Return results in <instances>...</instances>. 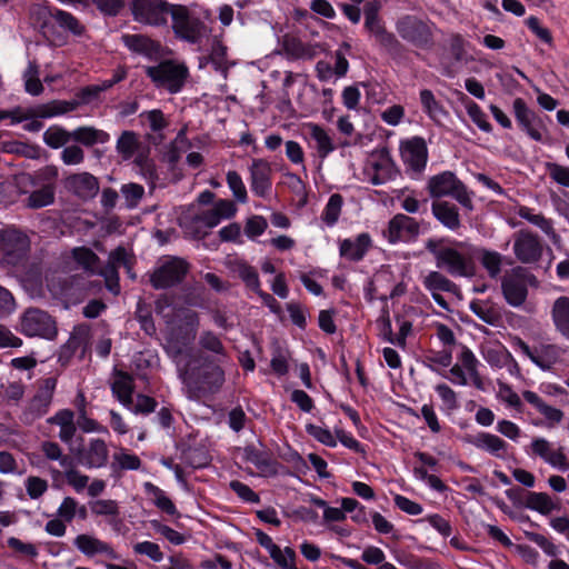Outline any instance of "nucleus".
I'll use <instances>...</instances> for the list:
<instances>
[{
	"mask_svg": "<svg viewBox=\"0 0 569 569\" xmlns=\"http://www.w3.org/2000/svg\"><path fill=\"white\" fill-rule=\"evenodd\" d=\"M176 319L180 326L168 332L164 349L174 361L189 397L199 399L202 395L216 392L224 381L221 367L214 361L191 358L192 341L199 325L197 313L180 309L176 312Z\"/></svg>",
	"mask_w": 569,
	"mask_h": 569,
	"instance_id": "f257e3e1",
	"label": "nucleus"
},
{
	"mask_svg": "<svg viewBox=\"0 0 569 569\" xmlns=\"http://www.w3.org/2000/svg\"><path fill=\"white\" fill-rule=\"evenodd\" d=\"M209 18V10L197 4L171 6L172 30L176 37L191 44L201 46L203 40L208 39L210 29L204 20Z\"/></svg>",
	"mask_w": 569,
	"mask_h": 569,
	"instance_id": "f03ea898",
	"label": "nucleus"
},
{
	"mask_svg": "<svg viewBox=\"0 0 569 569\" xmlns=\"http://www.w3.org/2000/svg\"><path fill=\"white\" fill-rule=\"evenodd\" d=\"M427 248L433 254L437 267L451 276L472 277L475 274L472 251L466 242L435 243L430 241Z\"/></svg>",
	"mask_w": 569,
	"mask_h": 569,
	"instance_id": "7ed1b4c3",
	"label": "nucleus"
},
{
	"mask_svg": "<svg viewBox=\"0 0 569 569\" xmlns=\"http://www.w3.org/2000/svg\"><path fill=\"white\" fill-rule=\"evenodd\" d=\"M398 173L389 151L380 148L368 154L358 178L363 182L380 186L396 179Z\"/></svg>",
	"mask_w": 569,
	"mask_h": 569,
	"instance_id": "20e7f679",
	"label": "nucleus"
},
{
	"mask_svg": "<svg viewBox=\"0 0 569 569\" xmlns=\"http://www.w3.org/2000/svg\"><path fill=\"white\" fill-rule=\"evenodd\" d=\"M479 360L466 346H461L457 355V362L443 375L446 379L457 386L472 385L477 389H483V381L479 375Z\"/></svg>",
	"mask_w": 569,
	"mask_h": 569,
	"instance_id": "39448f33",
	"label": "nucleus"
},
{
	"mask_svg": "<svg viewBox=\"0 0 569 569\" xmlns=\"http://www.w3.org/2000/svg\"><path fill=\"white\" fill-rule=\"evenodd\" d=\"M146 73L157 88L166 89L170 93L181 91L188 78L187 67L171 60L162 61L157 66L146 67Z\"/></svg>",
	"mask_w": 569,
	"mask_h": 569,
	"instance_id": "423d86ee",
	"label": "nucleus"
},
{
	"mask_svg": "<svg viewBox=\"0 0 569 569\" xmlns=\"http://www.w3.org/2000/svg\"><path fill=\"white\" fill-rule=\"evenodd\" d=\"M117 151L123 160L132 159L146 178L150 180L156 178L154 166L148 158L149 149L142 144L137 133L122 132L117 141Z\"/></svg>",
	"mask_w": 569,
	"mask_h": 569,
	"instance_id": "0eeeda50",
	"label": "nucleus"
},
{
	"mask_svg": "<svg viewBox=\"0 0 569 569\" xmlns=\"http://www.w3.org/2000/svg\"><path fill=\"white\" fill-rule=\"evenodd\" d=\"M436 26L430 20L411 14L401 17L396 23L399 36L417 47L430 44Z\"/></svg>",
	"mask_w": 569,
	"mask_h": 569,
	"instance_id": "6e6552de",
	"label": "nucleus"
},
{
	"mask_svg": "<svg viewBox=\"0 0 569 569\" xmlns=\"http://www.w3.org/2000/svg\"><path fill=\"white\" fill-rule=\"evenodd\" d=\"M19 330L27 337L52 340L57 336L56 321L46 311L30 308L20 317Z\"/></svg>",
	"mask_w": 569,
	"mask_h": 569,
	"instance_id": "1a4fd4ad",
	"label": "nucleus"
},
{
	"mask_svg": "<svg viewBox=\"0 0 569 569\" xmlns=\"http://www.w3.org/2000/svg\"><path fill=\"white\" fill-rule=\"evenodd\" d=\"M536 278L523 268H515L502 280V292L509 305L521 306L528 293V286H536Z\"/></svg>",
	"mask_w": 569,
	"mask_h": 569,
	"instance_id": "9d476101",
	"label": "nucleus"
},
{
	"mask_svg": "<svg viewBox=\"0 0 569 569\" xmlns=\"http://www.w3.org/2000/svg\"><path fill=\"white\" fill-rule=\"evenodd\" d=\"M528 453L540 458L553 469L562 472L569 470V460L565 452V448L547 440L546 438H533L529 446Z\"/></svg>",
	"mask_w": 569,
	"mask_h": 569,
	"instance_id": "9b49d317",
	"label": "nucleus"
},
{
	"mask_svg": "<svg viewBox=\"0 0 569 569\" xmlns=\"http://www.w3.org/2000/svg\"><path fill=\"white\" fill-rule=\"evenodd\" d=\"M171 6L162 0H132V13L141 23L162 26L171 16Z\"/></svg>",
	"mask_w": 569,
	"mask_h": 569,
	"instance_id": "f8f14e48",
	"label": "nucleus"
},
{
	"mask_svg": "<svg viewBox=\"0 0 569 569\" xmlns=\"http://www.w3.org/2000/svg\"><path fill=\"white\" fill-rule=\"evenodd\" d=\"M303 137L309 149H311L320 160H325L337 149L335 137L331 131L318 123H305Z\"/></svg>",
	"mask_w": 569,
	"mask_h": 569,
	"instance_id": "ddd939ff",
	"label": "nucleus"
},
{
	"mask_svg": "<svg viewBox=\"0 0 569 569\" xmlns=\"http://www.w3.org/2000/svg\"><path fill=\"white\" fill-rule=\"evenodd\" d=\"M401 160L408 170L420 173L427 164L428 148L423 138L411 137L400 142Z\"/></svg>",
	"mask_w": 569,
	"mask_h": 569,
	"instance_id": "4468645a",
	"label": "nucleus"
},
{
	"mask_svg": "<svg viewBox=\"0 0 569 569\" xmlns=\"http://www.w3.org/2000/svg\"><path fill=\"white\" fill-rule=\"evenodd\" d=\"M188 266L184 260L167 258L160 262L151 276V283L157 289L168 288L180 282L186 276Z\"/></svg>",
	"mask_w": 569,
	"mask_h": 569,
	"instance_id": "2eb2a0df",
	"label": "nucleus"
},
{
	"mask_svg": "<svg viewBox=\"0 0 569 569\" xmlns=\"http://www.w3.org/2000/svg\"><path fill=\"white\" fill-rule=\"evenodd\" d=\"M248 170L250 188L253 194L267 198L272 189V167L270 162L262 158H256L251 161Z\"/></svg>",
	"mask_w": 569,
	"mask_h": 569,
	"instance_id": "dca6fc26",
	"label": "nucleus"
},
{
	"mask_svg": "<svg viewBox=\"0 0 569 569\" xmlns=\"http://www.w3.org/2000/svg\"><path fill=\"white\" fill-rule=\"evenodd\" d=\"M420 232L419 223L406 214H396L383 231L390 243L409 242L417 238Z\"/></svg>",
	"mask_w": 569,
	"mask_h": 569,
	"instance_id": "f3484780",
	"label": "nucleus"
},
{
	"mask_svg": "<svg viewBox=\"0 0 569 569\" xmlns=\"http://www.w3.org/2000/svg\"><path fill=\"white\" fill-rule=\"evenodd\" d=\"M513 252L522 263H532L540 259L542 244L531 232L519 231L515 237Z\"/></svg>",
	"mask_w": 569,
	"mask_h": 569,
	"instance_id": "a211bd4d",
	"label": "nucleus"
},
{
	"mask_svg": "<svg viewBox=\"0 0 569 569\" xmlns=\"http://www.w3.org/2000/svg\"><path fill=\"white\" fill-rule=\"evenodd\" d=\"M129 263V252L124 248L119 247L110 253L107 266L101 269V276L106 280L107 288L112 293L118 295L120 291L118 268L123 266L128 269V272H130Z\"/></svg>",
	"mask_w": 569,
	"mask_h": 569,
	"instance_id": "6ab92c4d",
	"label": "nucleus"
},
{
	"mask_svg": "<svg viewBox=\"0 0 569 569\" xmlns=\"http://www.w3.org/2000/svg\"><path fill=\"white\" fill-rule=\"evenodd\" d=\"M519 348L537 367L542 370H549L559 361L560 349L555 345H539L529 347L527 343L520 341Z\"/></svg>",
	"mask_w": 569,
	"mask_h": 569,
	"instance_id": "aec40b11",
	"label": "nucleus"
},
{
	"mask_svg": "<svg viewBox=\"0 0 569 569\" xmlns=\"http://www.w3.org/2000/svg\"><path fill=\"white\" fill-rule=\"evenodd\" d=\"M237 213L236 204L228 199H220L212 208L201 211L194 216L196 222L207 228L218 226L222 220L230 219Z\"/></svg>",
	"mask_w": 569,
	"mask_h": 569,
	"instance_id": "412c9836",
	"label": "nucleus"
},
{
	"mask_svg": "<svg viewBox=\"0 0 569 569\" xmlns=\"http://www.w3.org/2000/svg\"><path fill=\"white\" fill-rule=\"evenodd\" d=\"M124 46L132 52L141 54L150 60L162 57V47L159 42L142 34H123Z\"/></svg>",
	"mask_w": 569,
	"mask_h": 569,
	"instance_id": "4be33fe9",
	"label": "nucleus"
},
{
	"mask_svg": "<svg viewBox=\"0 0 569 569\" xmlns=\"http://www.w3.org/2000/svg\"><path fill=\"white\" fill-rule=\"evenodd\" d=\"M0 242L6 252V260L11 262L14 258H22L29 247L27 237L18 230L7 229L0 232Z\"/></svg>",
	"mask_w": 569,
	"mask_h": 569,
	"instance_id": "5701e85b",
	"label": "nucleus"
},
{
	"mask_svg": "<svg viewBox=\"0 0 569 569\" xmlns=\"http://www.w3.org/2000/svg\"><path fill=\"white\" fill-rule=\"evenodd\" d=\"M64 186L69 191L82 199L93 198L99 190L97 179L88 172L69 176L64 181Z\"/></svg>",
	"mask_w": 569,
	"mask_h": 569,
	"instance_id": "b1692460",
	"label": "nucleus"
},
{
	"mask_svg": "<svg viewBox=\"0 0 569 569\" xmlns=\"http://www.w3.org/2000/svg\"><path fill=\"white\" fill-rule=\"evenodd\" d=\"M109 451L101 439H92L79 453V461L87 468H100L107 465Z\"/></svg>",
	"mask_w": 569,
	"mask_h": 569,
	"instance_id": "393cba45",
	"label": "nucleus"
},
{
	"mask_svg": "<svg viewBox=\"0 0 569 569\" xmlns=\"http://www.w3.org/2000/svg\"><path fill=\"white\" fill-rule=\"evenodd\" d=\"M469 443L497 458H503L508 451V443L498 436L489 432H479L470 437Z\"/></svg>",
	"mask_w": 569,
	"mask_h": 569,
	"instance_id": "a878e982",
	"label": "nucleus"
},
{
	"mask_svg": "<svg viewBox=\"0 0 569 569\" xmlns=\"http://www.w3.org/2000/svg\"><path fill=\"white\" fill-rule=\"evenodd\" d=\"M371 247V238L368 233H360L355 238L340 242V254L347 260H361Z\"/></svg>",
	"mask_w": 569,
	"mask_h": 569,
	"instance_id": "bb28decb",
	"label": "nucleus"
},
{
	"mask_svg": "<svg viewBox=\"0 0 569 569\" xmlns=\"http://www.w3.org/2000/svg\"><path fill=\"white\" fill-rule=\"evenodd\" d=\"M111 390L122 406L130 408L133 393V379L130 375L121 370H114L111 380Z\"/></svg>",
	"mask_w": 569,
	"mask_h": 569,
	"instance_id": "cd10ccee",
	"label": "nucleus"
},
{
	"mask_svg": "<svg viewBox=\"0 0 569 569\" xmlns=\"http://www.w3.org/2000/svg\"><path fill=\"white\" fill-rule=\"evenodd\" d=\"M74 546L88 557L96 555H107L113 557V550L110 545L96 538L94 536L82 533L76 537Z\"/></svg>",
	"mask_w": 569,
	"mask_h": 569,
	"instance_id": "c85d7f7f",
	"label": "nucleus"
},
{
	"mask_svg": "<svg viewBox=\"0 0 569 569\" xmlns=\"http://www.w3.org/2000/svg\"><path fill=\"white\" fill-rule=\"evenodd\" d=\"M460 183L452 172L445 171L430 178L428 188L431 197L452 196Z\"/></svg>",
	"mask_w": 569,
	"mask_h": 569,
	"instance_id": "c756f323",
	"label": "nucleus"
},
{
	"mask_svg": "<svg viewBox=\"0 0 569 569\" xmlns=\"http://www.w3.org/2000/svg\"><path fill=\"white\" fill-rule=\"evenodd\" d=\"M435 217L447 228L456 230L460 226L458 210L455 204L447 201H437L432 204Z\"/></svg>",
	"mask_w": 569,
	"mask_h": 569,
	"instance_id": "7c9ffc66",
	"label": "nucleus"
},
{
	"mask_svg": "<svg viewBox=\"0 0 569 569\" xmlns=\"http://www.w3.org/2000/svg\"><path fill=\"white\" fill-rule=\"evenodd\" d=\"M71 258L86 272L101 274L102 268L99 267V259L92 250L84 247L74 248L71 251Z\"/></svg>",
	"mask_w": 569,
	"mask_h": 569,
	"instance_id": "2f4dec72",
	"label": "nucleus"
},
{
	"mask_svg": "<svg viewBox=\"0 0 569 569\" xmlns=\"http://www.w3.org/2000/svg\"><path fill=\"white\" fill-rule=\"evenodd\" d=\"M56 386L57 380L52 377L46 378L41 381L39 390L31 402V408L36 409L38 415H42L47 411V408L51 402Z\"/></svg>",
	"mask_w": 569,
	"mask_h": 569,
	"instance_id": "473e14b6",
	"label": "nucleus"
},
{
	"mask_svg": "<svg viewBox=\"0 0 569 569\" xmlns=\"http://www.w3.org/2000/svg\"><path fill=\"white\" fill-rule=\"evenodd\" d=\"M420 103L422 110L428 114V117L435 122H440L443 118L447 117V112L442 104L436 99L432 91L429 89H422L419 93Z\"/></svg>",
	"mask_w": 569,
	"mask_h": 569,
	"instance_id": "72a5a7b5",
	"label": "nucleus"
},
{
	"mask_svg": "<svg viewBox=\"0 0 569 569\" xmlns=\"http://www.w3.org/2000/svg\"><path fill=\"white\" fill-rule=\"evenodd\" d=\"M283 50L291 59H312L317 54L316 47L302 42L296 38H286L283 41Z\"/></svg>",
	"mask_w": 569,
	"mask_h": 569,
	"instance_id": "f704fd0d",
	"label": "nucleus"
},
{
	"mask_svg": "<svg viewBox=\"0 0 569 569\" xmlns=\"http://www.w3.org/2000/svg\"><path fill=\"white\" fill-rule=\"evenodd\" d=\"M144 490L151 497L152 502L158 509L170 516L179 517V512L174 503L162 489H160L159 487L154 486L151 482H146Z\"/></svg>",
	"mask_w": 569,
	"mask_h": 569,
	"instance_id": "c9c22d12",
	"label": "nucleus"
},
{
	"mask_svg": "<svg viewBox=\"0 0 569 569\" xmlns=\"http://www.w3.org/2000/svg\"><path fill=\"white\" fill-rule=\"evenodd\" d=\"M57 515L60 519L71 522L76 517L84 520L88 516V511L86 506L80 505L74 498L64 497L57 509Z\"/></svg>",
	"mask_w": 569,
	"mask_h": 569,
	"instance_id": "e433bc0d",
	"label": "nucleus"
},
{
	"mask_svg": "<svg viewBox=\"0 0 569 569\" xmlns=\"http://www.w3.org/2000/svg\"><path fill=\"white\" fill-rule=\"evenodd\" d=\"M552 319L557 329L569 339V298H558L552 307Z\"/></svg>",
	"mask_w": 569,
	"mask_h": 569,
	"instance_id": "4c0bfd02",
	"label": "nucleus"
},
{
	"mask_svg": "<svg viewBox=\"0 0 569 569\" xmlns=\"http://www.w3.org/2000/svg\"><path fill=\"white\" fill-rule=\"evenodd\" d=\"M71 138L86 146H93L96 143L108 142L110 136L109 133L92 127H81L72 131Z\"/></svg>",
	"mask_w": 569,
	"mask_h": 569,
	"instance_id": "58836bf2",
	"label": "nucleus"
},
{
	"mask_svg": "<svg viewBox=\"0 0 569 569\" xmlns=\"http://www.w3.org/2000/svg\"><path fill=\"white\" fill-rule=\"evenodd\" d=\"M57 177H58V169L54 166H47V167L38 170L33 176L28 174V173H22L17 179H18L19 184L30 182L33 186H44V184L53 186Z\"/></svg>",
	"mask_w": 569,
	"mask_h": 569,
	"instance_id": "ea45409f",
	"label": "nucleus"
},
{
	"mask_svg": "<svg viewBox=\"0 0 569 569\" xmlns=\"http://www.w3.org/2000/svg\"><path fill=\"white\" fill-rule=\"evenodd\" d=\"M427 290L432 292H455L456 284L438 271L428 272L422 280Z\"/></svg>",
	"mask_w": 569,
	"mask_h": 569,
	"instance_id": "a19ab883",
	"label": "nucleus"
},
{
	"mask_svg": "<svg viewBox=\"0 0 569 569\" xmlns=\"http://www.w3.org/2000/svg\"><path fill=\"white\" fill-rule=\"evenodd\" d=\"M22 78L27 93L31 96H39L43 91V86L39 78V67L34 61L29 62Z\"/></svg>",
	"mask_w": 569,
	"mask_h": 569,
	"instance_id": "79ce46f5",
	"label": "nucleus"
},
{
	"mask_svg": "<svg viewBox=\"0 0 569 569\" xmlns=\"http://www.w3.org/2000/svg\"><path fill=\"white\" fill-rule=\"evenodd\" d=\"M498 391L497 399L503 402L508 408L521 411L522 401L519 395L501 379L497 380Z\"/></svg>",
	"mask_w": 569,
	"mask_h": 569,
	"instance_id": "37998d69",
	"label": "nucleus"
},
{
	"mask_svg": "<svg viewBox=\"0 0 569 569\" xmlns=\"http://www.w3.org/2000/svg\"><path fill=\"white\" fill-rule=\"evenodd\" d=\"M54 200V186L44 184L34 190L28 198V206L31 208H42L51 204Z\"/></svg>",
	"mask_w": 569,
	"mask_h": 569,
	"instance_id": "c03bdc74",
	"label": "nucleus"
},
{
	"mask_svg": "<svg viewBox=\"0 0 569 569\" xmlns=\"http://www.w3.org/2000/svg\"><path fill=\"white\" fill-rule=\"evenodd\" d=\"M478 258L491 278H496L500 273L502 256L499 252L482 249Z\"/></svg>",
	"mask_w": 569,
	"mask_h": 569,
	"instance_id": "a18cd8bd",
	"label": "nucleus"
},
{
	"mask_svg": "<svg viewBox=\"0 0 569 569\" xmlns=\"http://www.w3.org/2000/svg\"><path fill=\"white\" fill-rule=\"evenodd\" d=\"M527 505L530 509L542 515H548L556 508L550 496L545 492H530L527 498Z\"/></svg>",
	"mask_w": 569,
	"mask_h": 569,
	"instance_id": "49530a36",
	"label": "nucleus"
},
{
	"mask_svg": "<svg viewBox=\"0 0 569 569\" xmlns=\"http://www.w3.org/2000/svg\"><path fill=\"white\" fill-rule=\"evenodd\" d=\"M481 353L490 366L500 368L510 352L503 346L497 343L483 346Z\"/></svg>",
	"mask_w": 569,
	"mask_h": 569,
	"instance_id": "de8ad7c7",
	"label": "nucleus"
},
{
	"mask_svg": "<svg viewBox=\"0 0 569 569\" xmlns=\"http://www.w3.org/2000/svg\"><path fill=\"white\" fill-rule=\"evenodd\" d=\"M232 271L237 273L249 288L252 290H259L260 282L254 268L248 266L244 261L237 260L233 263Z\"/></svg>",
	"mask_w": 569,
	"mask_h": 569,
	"instance_id": "09e8293b",
	"label": "nucleus"
},
{
	"mask_svg": "<svg viewBox=\"0 0 569 569\" xmlns=\"http://www.w3.org/2000/svg\"><path fill=\"white\" fill-rule=\"evenodd\" d=\"M226 180L234 199L240 203H246L248 201V192L241 176L237 171L230 170L227 172Z\"/></svg>",
	"mask_w": 569,
	"mask_h": 569,
	"instance_id": "8fccbe9b",
	"label": "nucleus"
},
{
	"mask_svg": "<svg viewBox=\"0 0 569 569\" xmlns=\"http://www.w3.org/2000/svg\"><path fill=\"white\" fill-rule=\"evenodd\" d=\"M126 77L124 69H117L112 76V79L103 81L101 84H96L83 89L82 100L89 102L91 97H97L101 91L111 88L114 83L121 81Z\"/></svg>",
	"mask_w": 569,
	"mask_h": 569,
	"instance_id": "3c124183",
	"label": "nucleus"
},
{
	"mask_svg": "<svg viewBox=\"0 0 569 569\" xmlns=\"http://www.w3.org/2000/svg\"><path fill=\"white\" fill-rule=\"evenodd\" d=\"M342 203L343 201L340 194L333 193L330 196L322 212V220L328 226L331 227L338 221L341 213Z\"/></svg>",
	"mask_w": 569,
	"mask_h": 569,
	"instance_id": "603ef678",
	"label": "nucleus"
},
{
	"mask_svg": "<svg viewBox=\"0 0 569 569\" xmlns=\"http://www.w3.org/2000/svg\"><path fill=\"white\" fill-rule=\"evenodd\" d=\"M143 121L148 124L149 129L162 139V131L167 128L168 121L163 113L158 110H150L141 113L140 116Z\"/></svg>",
	"mask_w": 569,
	"mask_h": 569,
	"instance_id": "864d4df0",
	"label": "nucleus"
},
{
	"mask_svg": "<svg viewBox=\"0 0 569 569\" xmlns=\"http://www.w3.org/2000/svg\"><path fill=\"white\" fill-rule=\"evenodd\" d=\"M470 309L482 321H485L486 323H489V325L495 323L499 316L497 310L493 308V306L491 303H489L488 301H483V300L472 301L470 303Z\"/></svg>",
	"mask_w": 569,
	"mask_h": 569,
	"instance_id": "5fc2aeb1",
	"label": "nucleus"
},
{
	"mask_svg": "<svg viewBox=\"0 0 569 569\" xmlns=\"http://www.w3.org/2000/svg\"><path fill=\"white\" fill-rule=\"evenodd\" d=\"M201 349L210 351L218 357L224 356V347L217 335L211 331H203L199 337Z\"/></svg>",
	"mask_w": 569,
	"mask_h": 569,
	"instance_id": "6e6d98bb",
	"label": "nucleus"
},
{
	"mask_svg": "<svg viewBox=\"0 0 569 569\" xmlns=\"http://www.w3.org/2000/svg\"><path fill=\"white\" fill-rule=\"evenodd\" d=\"M308 435L313 437L320 443L333 448L337 446L336 432L332 433L328 428L309 423L306 426Z\"/></svg>",
	"mask_w": 569,
	"mask_h": 569,
	"instance_id": "4d7b16f0",
	"label": "nucleus"
},
{
	"mask_svg": "<svg viewBox=\"0 0 569 569\" xmlns=\"http://www.w3.org/2000/svg\"><path fill=\"white\" fill-rule=\"evenodd\" d=\"M90 510L96 516L117 517L119 515V506L117 501L111 499H98L89 502Z\"/></svg>",
	"mask_w": 569,
	"mask_h": 569,
	"instance_id": "13d9d810",
	"label": "nucleus"
},
{
	"mask_svg": "<svg viewBox=\"0 0 569 569\" xmlns=\"http://www.w3.org/2000/svg\"><path fill=\"white\" fill-rule=\"evenodd\" d=\"M270 557L278 566H280L283 569H297V555L295 550L290 547H286L284 549L277 547L276 550L270 555Z\"/></svg>",
	"mask_w": 569,
	"mask_h": 569,
	"instance_id": "bf43d9fd",
	"label": "nucleus"
},
{
	"mask_svg": "<svg viewBox=\"0 0 569 569\" xmlns=\"http://www.w3.org/2000/svg\"><path fill=\"white\" fill-rule=\"evenodd\" d=\"M7 546L16 556L26 558H34L38 556V549L33 543L24 542L16 537L8 538Z\"/></svg>",
	"mask_w": 569,
	"mask_h": 569,
	"instance_id": "052dcab7",
	"label": "nucleus"
},
{
	"mask_svg": "<svg viewBox=\"0 0 569 569\" xmlns=\"http://www.w3.org/2000/svg\"><path fill=\"white\" fill-rule=\"evenodd\" d=\"M436 392L442 401V410L451 412L459 406L456 392L446 383L435 387Z\"/></svg>",
	"mask_w": 569,
	"mask_h": 569,
	"instance_id": "680f3d73",
	"label": "nucleus"
},
{
	"mask_svg": "<svg viewBox=\"0 0 569 569\" xmlns=\"http://www.w3.org/2000/svg\"><path fill=\"white\" fill-rule=\"evenodd\" d=\"M71 138V133H68L63 129L59 127H50L46 130L43 133V140L44 142L54 149H58L62 146H64L69 139Z\"/></svg>",
	"mask_w": 569,
	"mask_h": 569,
	"instance_id": "e2e57ef3",
	"label": "nucleus"
},
{
	"mask_svg": "<svg viewBox=\"0 0 569 569\" xmlns=\"http://www.w3.org/2000/svg\"><path fill=\"white\" fill-rule=\"evenodd\" d=\"M466 110L468 116L471 118L473 123L482 131L490 132L492 130L491 124L487 120L486 113L481 110V108L473 101H468L466 103Z\"/></svg>",
	"mask_w": 569,
	"mask_h": 569,
	"instance_id": "0e129e2a",
	"label": "nucleus"
},
{
	"mask_svg": "<svg viewBox=\"0 0 569 569\" xmlns=\"http://www.w3.org/2000/svg\"><path fill=\"white\" fill-rule=\"evenodd\" d=\"M113 461L120 469L126 470H137L141 465L138 456L130 453L122 448L113 453Z\"/></svg>",
	"mask_w": 569,
	"mask_h": 569,
	"instance_id": "69168bd1",
	"label": "nucleus"
},
{
	"mask_svg": "<svg viewBox=\"0 0 569 569\" xmlns=\"http://www.w3.org/2000/svg\"><path fill=\"white\" fill-rule=\"evenodd\" d=\"M520 128L535 141H543L546 136V128L537 116L532 119L520 124Z\"/></svg>",
	"mask_w": 569,
	"mask_h": 569,
	"instance_id": "338daca9",
	"label": "nucleus"
},
{
	"mask_svg": "<svg viewBox=\"0 0 569 569\" xmlns=\"http://www.w3.org/2000/svg\"><path fill=\"white\" fill-rule=\"evenodd\" d=\"M267 227L268 222L263 217L252 216L246 222L244 233L249 239L256 240L266 231Z\"/></svg>",
	"mask_w": 569,
	"mask_h": 569,
	"instance_id": "774afa93",
	"label": "nucleus"
}]
</instances>
